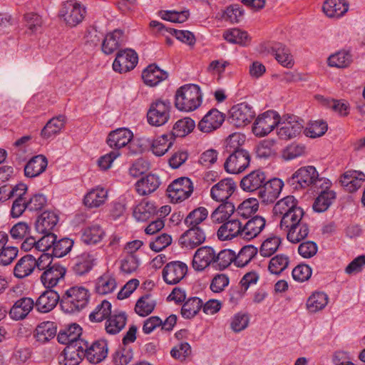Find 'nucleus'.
Listing matches in <instances>:
<instances>
[{"instance_id": "f257e3e1", "label": "nucleus", "mask_w": 365, "mask_h": 365, "mask_svg": "<svg viewBox=\"0 0 365 365\" xmlns=\"http://www.w3.org/2000/svg\"><path fill=\"white\" fill-rule=\"evenodd\" d=\"M245 141V135L237 133L230 135L227 139L225 150L229 156L224 163V168L227 173H240L250 165V155L242 148Z\"/></svg>"}, {"instance_id": "f03ea898", "label": "nucleus", "mask_w": 365, "mask_h": 365, "mask_svg": "<svg viewBox=\"0 0 365 365\" xmlns=\"http://www.w3.org/2000/svg\"><path fill=\"white\" fill-rule=\"evenodd\" d=\"M202 103L200 88L195 84H186L180 87L175 95V106L181 111H192Z\"/></svg>"}, {"instance_id": "7ed1b4c3", "label": "nucleus", "mask_w": 365, "mask_h": 365, "mask_svg": "<svg viewBox=\"0 0 365 365\" xmlns=\"http://www.w3.org/2000/svg\"><path fill=\"white\" fill-rule=\"evenodd\" d=\"M88 299L87 289L83 287H72L61 298L60 306L65 313L78 312L86 307Z\"/></svg>"}, {"instance_id": "20e7f679", "label": "nucleus", "mask_w": 365, "mask_h": 365, "mask_svg": "<svg viewBox=\"0 0 365 365\" xmlns=\"http://www.w3.org/2000/svg\"><path fill=\"white\" fill-rule=\"evenodd\" d=\"M316 168L312 165L303 166L297 169L287 180V184L293 190H299L316 185L322 181Z\"/></svg>"}, {"instance_id": "39448f33", "label": "nucleus", "mask_w": 365, "mask_h": 365, "mask_svg": "<svg viewBox=\"0 0 365 365\" xmlns=\"http://www.w3.org/2000/svg\"><path fill=\"white\" fill-rule=\"evenodd\" d=\"M255 117L253 107L246 102L234 105L229 110L227 121L236 128L250 124Z\"/></svg>"}, {"instance_id": "423d86ee", "label": "nucleus", "mask_w": 365, "mask_h": 365, "mask_svg": "<svg viewBox=\"0 0 365 365\" xmlns=\"http://www.w3.org/2000/svg\"><path fill=\"white\" fill-rule=\"evenodd\" d=\"M171 103L168 100L158 99L153 102L147 113V119L150 125L161 126L170 118Z\"/></svg>"}, {"instance_id": "0eeeda50", "label": "nucleus", "mask_w": 365, "mask_h": 365, "mask_svg": "<svg viewBox=\"0 0 365 365\" xmlns=\"http://www.w3.org/2000/svg\"><path fill=\"white\" fill-rule=\"evenodd\" d=\"M86 13V8L76 0H68L62 4L59 16L67 26L75 27L82 22Z\"/></svg>"}, {"instance_id": "6e6552de", "label": "nucleus", "mask_w": 365, "mask_h": 365, "mask_svg": "<svg viewBox=\"0 0 365 365\" xmlns=\"http://www.w3.org/2000/svg\"><path fill=\"white\" fill-rule=\"evenodd\" d=\"M279 123V115L274 110H267L256 118L252 132L256 136L263 137L272 132Z\"/></svg>"}, {"instance_id": "1a4fd4ad", "label": "nucleus", "mask_w": 365, "mask_h": 365, "mask_svg": "<svg viewBox=\"0 0 365 365\" xmlns=\"http://www.w3.org/2000/svg\"><path fill=\"white\" fill-rule=\"evenodd\" d=\"M138 62V53L131 48L119 50L113 63L115 72L124 73L133 70Z\"/></svg>"}, {"instance_id": "9d476101", "label": "nucleus", "mask_w": 365, "mask_h": 365, "mask_svg": "<svg viewBox=\"0 0 365 365\" xmlns=\"http://www.w3.org/2000/svg\"><path fill=\"white\" fill-rule=\"evenodd\" d=\"M167 192L172 200H175L176 202L183 201L192 193V182L186 177L178 178L168 186Z\"/></svg>"}, {"instance_id": "9b49d317", "label": "nucleus", "mask_w": 365, "mask_h": 365, "mask_svg": "<svg viewBox=\"0 0 365 365\" xmlns=\"http://www.w3.org/2000/svg\"><path fill=\"white\" fill-rule=\"evenodd\" d=\"M284 120L280 123L277 130V135L282 140H290L301 134L304 128L303 120L295 115H286Z\"/></svg>"}, {"instance_id": "f8f14e48", "label": "nucleus", "mask_w": 365, "mask_h": 365, "mask_svg": "<svg viewBox=\"0 0 365 365\" xmlns=\"http://www.w3.org/2000/svg\"><path fill=\"white\" fill-rule=\"evenodd\" d=\"M284 186V182L279 178L265 180L257 192L259 199L265 205L273 203L279 197Z\"/></svg>"}, {"instance_id": "ddd939ff", "label": "nucleus", "mask_w": 365, "mask_h": 365, "mask_svg": "<svg viewBox=\"0 0 365 365\" xmlns=\"http://www.w3.org/2000/svg\"><path fill=\"white\" fill-rule=\"evenodd\" d=\"M84 357L91 364H98L102 361L108 354L107 343L104 340L96 341L91 345L85 340L81 344Z\"/></svg>"}, {"instance_id": "4468645a", "label": "nucleus", "mask_w": 365, "mask_h": 365, "mask_svg": "<svg viewBox=\"0 0 365 365\" xmlns=\"http://www.w3.org/2000/svg\"><path fill=\"white\" fill-rule=\"evenodd\" d=\"M206 240V234L202 227H189L179 238L182 248L193 250L202 245Z\"/></svg>"}, {"instance_id": "2eb2a0df", "label": "nucleus", "mask_w": 365, "mask_h": 365, "mask_svg": "<svg viewBox=\"0 0 365 365\" xmlns=\"http://www.w3.org/2000/svg\"><path fill=\"white\" fill-rule=\"evenodd\" d=\"M187 272V267L185 263L180 261L171 262L163 268V279L168 284H176L185 277Z\"/></svg>"}, {"instance_id": "dca6fc26", "label": "nucleus", "mask_w": 365, "mask_h": 365, "mask_svg": "<svg viewBox=\"0 0 365 365\" xmlns=\"http://www.w3.org/2000/svg\"><path fill=\"white\" fill-rule=\"evenodd\" d=\"M236 187L237 184L232 178H224L211 187L210 196L215 201L225 202L232 196Z\"/></svg>"}, {"instance_id": "f3484780", "label": "nucleus", "mask_w": 365, "mask_h": 365, "mask_svg": "<svg viewBox=\"0 0 365 365\" xmlns=\"http://www.w3.org/2000/svg\"><path fill=\"white\" fill-rule=\"evenodd\" d=\"M216 253L212 247L203 246L198 248L193 256L192 267L196 271H202L211 264H215Z\"/></svg>"}, {"instance_id": "a211bd4d", "label": "nucleus", "mask_w": 365, "mask_h": 365, "mask_svg": "<svg viewBox=\"0 0 365 365\" xmlns=\"http://www.w3.org/2000/svg\"><path fill=\"white\" fill-rule=\"evenodd\" d=\"M58 293L51 289H48L41 294L34 302V307L40 313H48L60 302Z\"/></svg>"}, {"instance_id": "6ab92c4d", "label": "nucleus", "mask_w": 365, "mask_h": 365, "mask_svg": "<svg viewBox=\"0 0 365 365\" xmlns=\"http://www.w3.org/2000/svg\"><path fill=\"white\" fill-rule=\"evenodd\" d=\"M133 138V134L131 130L125 128H120L109 133L107 143L113 150L119 151V149L127 145Z\"/></svg>"}, {"instance_id": "aec40b11", "label": "nucleus", "mask_w": 365, "mask_h": 365, "mask_svg": "<svg viewBox=\"0 0 365 365\" xmlns=\"http://www.w3.org/2000/svg\"><path fill=\"white\" fill-rule=\"evenodd\" d=\"M225 120V115L217 109L212 108L198 123V128L204 133H210L219 128Z\"/></svg>"}, {"instance_id": "412c9836", "label": "nucleus", "mask_w": 365, "mask_h": 365, "mask_svg": "<svg viewBox=\"0 0 365 365\" xmlns=\"http://www.w3.org/2000/svg\"><path fill=\"white\" fill-rule=\"evenodd\" d=\"M85 356L82 346L73 345L71 344L66 346L63 352L58 356L59 365H78Z\"/></svg>"}, {"instance_id": "4be33fe9", "label": "nucleus", "mask_w": 365, "mask_h": 365, "mask_svg": "<svg viewBox=\"0 0 365 365\" xmlns=\"http://www.w3.org/2000/svg\"><path fill=\"white\" fill-rule=\"evenodd\" d=\"M217 235L222 241L231 240L235 237L243 239L242 223L239 220H227L220 227Z\"/></svg>"}, {"instance_id": "5701e85b", "label": "nucleus", "mask_w": 365, "mask_h": 365, "mask_svg": "<svg viewBox=\"0 0 365 365\" xmlns=\"http://www.w3.org/2000/svg\"><path fill=\"white\" fill-rule=\"evenodd\" d=\"M266 180L264 172L261 170H256L245 176L240 181L241 188L247 192H253L262 187Z\"/></svg>"}, {"instance_id": "b1692460", "label": "nucleus", "mask_w": 365, "mask_h": 365, "mask_svg": "<svg viewBox=\"0 0 365 365\" xmlns=\"http://www.w3.org/2000/svg\"><path fill=\"white\" fill-rule=\"evenodd\" d=\"M66 272V268L58 263H53L52 267L45 269L41 276V281L46 288L55 287Z\"/></svg>"}, {"instance_id": "393cba45", "label": "nucleus", "mask_w": 365, "mask_h": 365, "mask_svg": "<svg viewBox=\"0 0 365 365\" xmlns=\"http://www.w3.org/2000/svg\"><path fill=\"white\" fill-rule=\"evenodd\" d=\"M34 307V301L31 297H21L15 302L9 311V316L14 320H21L27 317Z\"/></svg>"}, {"instance_id": "a878e982", "label": "nucleus", "mask_w": 365, "mask_h": 365, "mask_svg": "<svg viewBox=\"0 0 365 365\" xmlns=\"http://www.w3.org/2000/svg\"><path fill=\"white\" fill-rule=\"evenodd\" d=\"M36 258L31 255L21 257L14 268V275L18 279L29 276L36 268Z\"/></svg>"}, {"instance_id": "bb28decb", "label": "nucleus", "mask_w": 365, "mask_h": 365, "mask_svg": "<svg viewBox=\"0 0 365 365\" xmlns=\"http://www.w3.org/2000/svg\"><path fill=\"white\" fill-rule=\"evenodd\" d=\"M93 257L84 252L74 257L71 262V268L76 275H83L89 272L93 267Z\"/></svg>"}, {"instance_id": "cd10ccee", "label": "nucleus", "mask_w": 365, "mask_h": 365, "mask_svg": "<svg viewBox=\"0 0 365 365\" xmlns=\"http://www.w3.org/2000/svg\"><path fill=\"white\" fill-rule=\"evenodd\" d=\"M266 220L264 217L255 215L242 225L243 239L250 240L256 237L264 228Z\"/></svg>"}, {"instance_id": "c85d7f7f", "label": "nucleus", "mask_w": 365, "mask_h": 365, "mask_svg": "<svg viewBox=\"0 0 365 365\" xmlns=\"http://www.w3.org/2000/svg\"><path fill=\"white\" fill-rule=\"evenodd\" d=\"M168 73L160 69L156 64H150L147 66L142 73V78L144 83L150 86H155L160 82L165 80Z\"/></svg>"}, {"instance_id": "c756f323", "label": "nucleus", "mask_w": 365, "mask_h": 365, "mask_svg": "<svg viewBox=\"0 0 365 365\" xmlns=\"http://www.w3.org/2000/svg\"><path fill=\"white\" fill-rule=\"evenodd\" d=\"M160 183L158 175L148 174L136 182L135 190L140 195H147L155 192L159 187Z\"/></svg>"}, {"instance_id": "7c9ffc66", "label": "nucleus", "mask_w": 365, "mask_h": 365, "mask_svg": "<svg viewBox=\"0 0 365 365\" xmlns=\"http://www.w3.org/2000/svg\"><path fill=\"white\" fill-rule=\"evenodd\" d=\"M150 27L155 28L160 32L166 31L171 35L174 36L178 40L183 43H185L190 46L194 45L195 43V36L192 32L189 31L177 30L171 28L167 29L162 23L157 21H150Z\"/></svg>"}, {"instance_id": "2f4dec72", "label": "nucleus", "mask_w": 365, "mask_h": 365, "mask_svg": "<svg viewBox=\"0 0 365 365\" xmlns=\"http://www.w3.org/2000/svg\"><path fill=\"white\" fill-rule=\"evenodd\" d=\"M58 222V216L52 211H45L37 218L35 227L38 233L53 232Z\"/></svg>"}, {"instance_id": "473e14b6", "label": "nucleus", "mask_w": 365, "mask_h": 365, "mask_svg": "<svg viewBox=\"0 0 365 365\" xmlns=\"http://www.w3.org/2000/svg\"><path fill=\"white\" fill-rule=\"evenodd\" d=\"M48 165L47 158L43 155L33 157L24 167V175L27 178H35L43 173Z\"/></svg>"}, {"instance_id": "72a5a7b5", "label": "nucleus", "mask_w": 365, "mask_h": 365, "mask_svg": "<svg viewBox=\"0 0 365 365\" xmlns=\"http://www.w3.org/2000/svg\"><path fill=\"white\" fill-rule=\"evenodd\" d=\"M348 9L349 4L346 0H326L322 6L324 13L329 18H339Z\"/></svg>"}, {"instance_id": "f704fd0d", "label": "nucleus", "mask_w": 365, "mask_h": 365, "mask_svg": "<svg viewBox=\"0 0 365 365\" xmlns=\"http://www.w3.org/2000/svg\"><path fill=\"white\" fill-rule=\"evenodd\" d=\"M56 331L57 327L54 322L50 321L43 322L36 327L34 336L37 341L41 344H45L54 338Z\"/></svg>"}, {"instance_id": "c9c22d12", "label": "nucleus", "mask_w": 365, "mask_h": 365, "mask_svg": "<svg viewBox=\"0 0 365 365\" xmlns=\"http://www.w3.org/2000/svg\"><path fill=\"white\" fill-rule=\"evenodd\" d=\"M123 31L120 29H115L108 34L102 43V51L108 55L117 50L123 42Z\"/></svg>"}, {"instance_id": "e433bc0d", "label": "nucleus", "mask_w": 365, "mask_h": 365, "mask_svg": "<svg viewBox=\"0 0 365 365\" xmlns=\"http://www.w3.org/2000/svg\"><path fill=\"white\" fill-rule=\"evenodd\" d=\"M108 197V191L97 187L91 190L84 197V205L90 208L98 207L104 204Z\"/></svg>"}, {"instance_id": "4c0bfd02", "label": "nucleus", "mask_w": 365, "mask_h": 365, "mask_svg": "<svg viewBox=\"0 0 365 365\" xmlns=\"http://www.w3.org/2000/svg\"><path fill=\"white\" fill-rule=\"evenodd\" d=\"M105 236V232L101 225L93 224L83 230L81 240L86 245H96Z\"/></svg>"}, {"instance_id": "58836bf2", "label": "nucleus", "mask_w": 365, "mask_h": 365, "mask_svg": "<svg viewBox=\"0 0 365 365\" xmlns=\"http://www.w3.org/2000/svg\"><path fill=\"white\" fill-rule=\"evenodd\" d=\"M272 51L275 56V59L282 66L292 68L294 65L292 56L289 49L284 44L279 42H275L272 46Z\"/></svg>"}, {"instance_id": "ea45409f", "label": "nucleus", "mask_w": 365, "mask_h": 365, "mask_svg": "<svg viewBox=\"0 0 365 365\" xmlns=\"http://www.w3.org/2000/svg\"><path fill=\"white\" fill-rule=\"evenodd\" d=\"M66 122V117L60 115L50 119L41 131V136L44 139L58 134L63 128Z\"/></svg>"}, {"instance_id": "a19ab883", "label": "nucleus", "mask_w": 365, "mask_h": 365, "mask_svg": "<svg viewBox=\"0 0 365 365\" xmlns=\"http://www.w3.org/2000/svg\"><path fill=\"white\" fill-rule=\"evenodd\" d=\"M235 211V206L232 202H222V203L212 212L210 217L215 223H224L228 220Z\"/></svg>"}, {"instance_id": "79ce46f5", "label": "nucleus", "mask_w": 365, "mask_h": 365, "mask_svg": "<svg viewBox=\"0 0 365 365\" xmlns=\"http://www.w3.org/2000/svg\"><path fill=\"white\" fill-rule=\"evenodd\" d=\"M304 215V212L300 207H297L288 212H284V214L282 215L280 228L287 230L297 225L298 223L302 221Z\"/></svg>"}, {"instance_id": "37998d69", "label": "nucleus", "mask_w": 365, "mask_h": 365, "mask_svg": "<svg viewBox=\"0 0 365 365\" xmlns=\"http://www.w3.org/2000/svg\"><path fill=\"white\" fill-rule=\"evenodd\" d=\"M195 127V123L192 118L187 117L180 119L173 125L170 138L185 137L191 133Z\"/></svg>"}, {"instance_id": "c03bdc74", "label": "nucleus", "mask_w": 365, "mask_h": 365, "mask_svg": "<svg viewBox=\"0 0 365 365\" xmlns=\"http://www.w3.org/2000/svg\"><path fill=\"white\" fill-rule=\"evenodd\" d=\"M157 213V207L153 202L143 201L133 210V216L138 221H146Z\"/></svg>"}, {"instance_id": "a18cd8bd", "label": "nucleus", "mask_w": 365, "mask_h": 365, "mask_svg": "<svg viewBox=\"0 0 365 365\" xmlns=\"http://www.w3.org/2000/svg\"><path fill=\"white\" fill-rule=\"evenodd\" d=\"M127 317L125 312L110 314L106 322V330L108 334H116L125 326Z\"/></svg>"}, {"instance_id": "49530a36", "label": "nucleus", "mask_w": 365, "mask_h": 365, "mask_svg": "<svg viewBox=\"0 0 365 365\" xmlns=\"http://www.w3.org/2000/svg\"><path fill=\"white\" fill-rule=\"evenodd\" d=\"M328 295L323 292H315L308 298L307 308L309 312L315 313L325 308L328 303Z\"/></svg>"}, {"instance_id": "de8ad7c7", "label": "nucleus", "mask_w": 365, "mask_h": 365, "mask_svg": "<svg viewBox=\"0 0 365 365\" xmlns=\"http://www.w3.org/2000/svg\"><path fill=\"white\" fill-rule=\"evenodd\" d=\"M259 276L255 272H250L245 274L240 282L241 287L243 289V292L232 289L230 291V300L234 302L235 300H237L238 298H242L243 294L247 290L249 287L252 284H255L257 282Z\"/></svg>"}, {"instance_id": "09e8293b", "label": "nucleus", "mask_w": 365, "mask_h": 365, "mask_svg": "<svg viewBox=\"0 0 365 365\" xmlns=\"http://www.w3.org/2000/svg\"><path fill=\"white\" fill-rule=\"evenodd\" d=\"M116 287V282L113 275L106 272L98 278L96 284V291L99 294L111 293Z\"/></svg>"}, {"instance_id": "8fccbe9b", "label": "nucleus", "mask_w": 365, "mask_h": 365, "mask_svg": "<svg viewBox=\"0 0 365 365\" xmlns=\"http://www.w3.org/2000/svg\"><path fill=\"white\" fill-rule=\"evenodd\" d=\"M207 215V210L204 207H199L189 212L184 220V224L187 227H201L200 224L206 220Z\"/></svg>"}, {"instance_id": "3c124183", "label": "nucleus", "mask_w": 365, "mask_h": 365, "mask_svg": "<svg viewBox=\"0 0 365 365\" xmlns=\"http://www.w3.org/2000/svg\"><path fill=\"white\" fill-rule=\"evenodd\" d=\"M286 231L287 239L292 243H298L308 236L309 228L307 223L302 221Z\"/></svg>"}, {"instance_id": "603ef678", "label": "nucleus", "mask_w": 365, "mask_h": 365, "mask_svg": "<svg viewBox=\"0 0 365 365\" xmlns=\"http://www.w3.org/2000/svg\"><path fill=\"white\" fill-rule=\"evenodd\" d=\"M202 307V300L197 297H190L185 302L181 308L182 317L192 319L197 314Z\"/></svg>"}, {"instance_id": "864d4df0", "label": "nucleus", "mask_w": 365, "mask_h": 365, "mask_svg": "<svg viewBox=\"0 0 365 365\" xmlns=\"http://www.w3.org/2000/svg\"><path fill=\"white\" fill-rule=\"evenodd\" d=\"M156 305V302L152 299L150 294H145L136 302L135 307V312L140 317H146L153 312Z\"/></svg>"}, {"instance_id": "5fc2aeb1", "label": "nucleus", "mask_w": 365, "mask_h": 365, "mask_svg": "<svg viewBox=\"0 0 365 365\" xmlns=\"http://www.w3.org/2000/svg\"><path fill=\"white\" fill-rule=\"evenodd\" d=\"M335 192L332 190L323 191L315 199L312 205L314 211L317 212H323L326 211L331 205L335 198Z\"/></svg>"}, {"instance_id": "6e6d98bb", "label": "nucleus", "mask_w": 365, "mask_h": 365, "mask_svg": "<svg viewBox=\"0 0 365 365\" xmlns=\"http://www.w3.org/2000/svg\"><path fill=\"white\" fill-rule=\"evenodd\" d=\"M174 138H170V135L163 134L155 140H153L151 144V150L156 156H163L170 148L173 145Z\"/></svg>"}, {"instance_id": "4d7b16f0", "label": "nucleus", "mask_w": 365, "mask_h": 365, "mask_svg": "<svg viewBox=\"0 0 365 365\" xmlns=\"http://www.w3.org/2000/svg\"><path fill=\"white\" fill-rule=\"evenodd\" d=\"M276 140L267 138L261 140L256 148L257 156L260 158H268L276 154Z\"/></svg>"}, {"instance_id": "13d9d810", "label": "nucleus", "mask_w": 365, "mask_h": 365, "mask_svg": "<svg viewBox=\"0 0 365 365\" xmlns=\"http://www.w3.org/2000/svg\"><path fill=\"white\" fill-rule=\"evenodd\" d=\"M258 200L255 198H249L243 201L235 210L239 216L243 219H248L258 210Z\"/></svg>"}, {"instance_id": "bf43d9fd", "label": "nucleus", "mask_w": 365, "mask_h": 365, "mask_svg": "<svg viewBox=\"0 0 365 365\" xmlns=\"http://www.w3.org/2000/svg\"><path fill=\"white\" fill-rule=\"evenodd\" d=\"M257 248L253 245L244 246L236 255L235 265L238 267L246 266L257 254Z\"/></svg>"}, {"instance_id": "052dcab7", "label": "nucleus", "mask_w": 365, "mask_h": 365, "mask_svg": "<svg viewBox=\"0 0 365 365\" xmlns=\"http://www.w3.org/2000/svg\"><path fill=\"white\" fill-rule=\"evenodd\" d=\"M351 61V55L346 51H338L328 58L329 66L336 68H346L350 65Z\"/></svg>"}, {"instance_id": "680f3d73", "label": "nucleus", "mask_w": 365, "mask_h": 365, "mask_svg": "<svg viewBox=\"0 0 365 365\" xmlns=\"http://www.w3.org/2000/svg\"><path fill=\"white\" fill-rule=\"evenodd\" d=\"M281 242V238L274 235L267 238L261 245L259 254L265 257H271L277 251Z\"/></svg>"}, {"instance_id": "e2e57ef3", "label": "nucleus", "mask_w": 365, "mask_h": 365, "mask_svg": "<svg viewBox=\"0 0 365 365\" xmlns=\"http://www.w3.org/2000/svg\"><path fill=\"white\" fill-rule=\"evenodd\" d=\"M111 314V304L103 300L101 304H98L95 310L89 315V319L94 322H101L105 319L108 318Z\"/></svg>"}, {"instance_id": "0e129e2a", "label": "nucleus", "mask_w": 365, "mask_h": 365, "mask_svg": "<svg viewBox=\"0 0 365 365\" xmlns=\"http://www.w3.org/2000/svg\"><path fill=\"white\" fill-rule=\"evenodd\" d=\"M223 37L230 43L242 46H246L250 40L248 34L239 29H233L226 31L223 34Z\"/></svg>"}, {"instance_id": "69168bd1", "label": "nucleus", "mask_w": 365, "mask_h": 365, "mask_svg": "<svg viewBox=\"0 0 365 365\" xmlns=\"http://www.w3.org/2000/svg\"><path fill=\"white\" fill-rule=\"evenodd\" d=\"M289 263V257L287 255H277L270 259L268 269L272 274L278 275L287 269Z\"/></svg>"}, {"instance_id": "338daca9", "label": "nucleus", "mask_w": 365, "mask_h": 365, "mask_svg": "<svg viewBox=\"0 0 365 365\" xmlns=\"http://www.w3.org/2000/svg\"><path fill=\"white\" fill-rule=\"evenodd\" d=\"M298 201L293 195H288L280 200H279L273 208L274 215H283L284 212H288L291 210L294 209L297 206Z\"/></svg>"}, {"instance_id": "774afa93", "label": "nucleus", "mask_w": 365, "mask_h": 365, "mask_svg": "<svg viewBox=\"0 0 365 365\" xmlns=\"http://www.w3.org/2000/svg\"><path fill=\"white\" fill-rule=\"evenodd\" d=\"M235 261L236 254L230 249L221 250L215 257V264L220 270L227 268L232 262L235 264Z\"/></svg>"}]
</instances>
